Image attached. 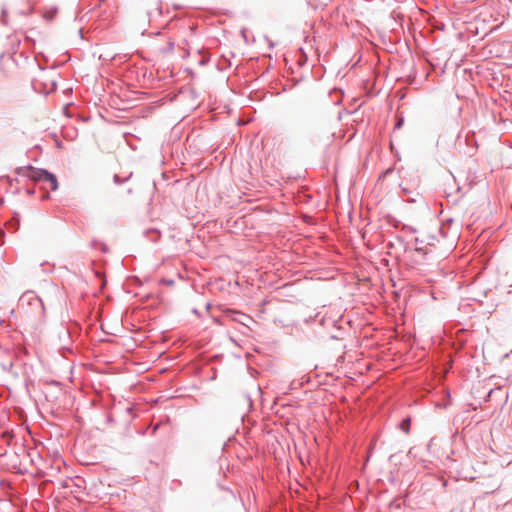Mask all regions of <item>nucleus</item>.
<instances>
[{
  "instance_id": "f257e3e1",
  "label": "nucleus",
  "mask_w": 512,
  "mask_h": 512,
  "mask_svg": "<svg viewBox=\"0 0 512 512\" xmlns=\"http://www.w3.org/2000/svg\"><path fill=\"white\" fill-rule=\"evenodd\" d=\"M34 179L38 182L45 183L46 187L50 188L52 191H55L58 188V182L56 177L47 171H38L34 176Z\"/></svg>"
},
{
  "instance_id": "f03ea898",
  "label": "nucleus",
  "mask_w": 512,
  "mask_h": 512,
  "mask_svg": "<svg viewBox=\"0 0 512 512\" xmlns=\"http://www.w3.org/2000/svg\"><path fill=\"white\" fill-rule=\"evenodd\" d=\"M19 305L24 308V306L26 305H34L36 306L37 309L39 310H43V305H42V301L41 299L36 296L33 292H25L20 300H19Z\"/></svg>"
},
{
  "instance_id": "7ed1b4c3",
  "label": "nucleus",
  "mask_w": 512,
  "mask_h": 512,
  "mask_svg": "<svg viewBox=\"0 0 512 512\" xmlns=\"http://www.w3.org/2000/svg\"><path fill=\"white\" fill-rule=\"evenodd\" d=\"M409 425H410V421L407 419L405 421H403L402 423V429L405 431V432H408L409 431Z\"/></svg>"
},
{
  "instance_id": "20e7f679",
  "label": "nucleus",
  "mask_w": 512,
  "mask_h": 512,
  "mask_svg": "<svg viewBox=\"0 0 512 512\" xmlns=\"http://www.w3.org/2000/svg\"><path fill=\"white\" fill-rule=\"evenodd\" d=\"M2 202H3V200H2V199H0V205L2 204Z\"/></svg>"
}]
</instances>
